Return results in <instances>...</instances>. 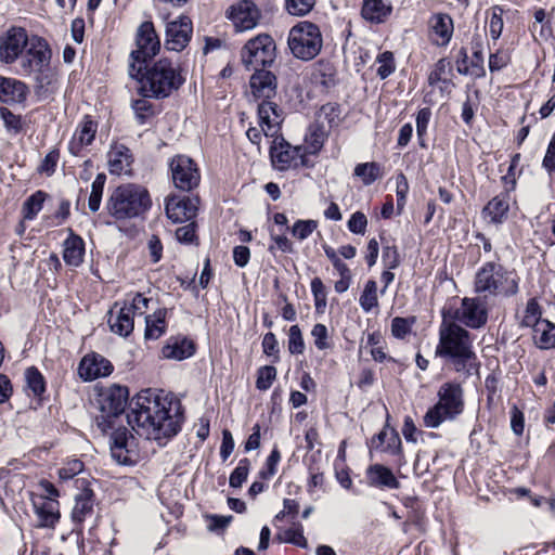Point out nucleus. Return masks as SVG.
I'll list each match as a JSON object with an SVG mask.
<instances>
[{
    "label": "nucleus",
    "instance_id": "obj_60",
    "mask_svg": "<svg viewBox=\"0 0 555 555\" xmlns=\"http://www.w3.org/2000/svg\"><path fill=\"white\" fill-rule=\"evenodd\" d=\"M59 158H60V154L57 151L54 150V151L49 152L46 155V157L43 158V160L41 162V164L38 168V171L48 177L52 176L55 171Z\"/></svg>",
    "mask_w": 555,
    "mask_h": 555
},
{
    "label": "nucleus",
    "instance_id": "obj_31",
    "mask_svg": "<svg viewBox=\"0 0 555 555\" xmlns=\"http://www.w3.org/2000/svg\"><path fill=\"white\" fill-rule=\"evenodd\" d=\"M451 70V63L447 59H440L429 73L428 83L433 87H438L441 91L450 92L453 87L449 78Z\"/></svg>",
    "mask_w": 555,
    "mask_h": 555
},
{
    "label": "nucleus",
    "instance_id": "obj_39",
    "mask_svg": "<svg viewBox=\"0 0 555 555\" xmlns=\"http://www.w3.org/2000/svg\"><path fill=\"white\" fill-rule=\"evenodd\" d=\"M47 193L37 191L31 194L23 204L22 212L24 220H34L43 207Z\"/></svg>",
    "mask_w": 555,
    "mask_h": 555
},
{
    "label": "nucleus",
    "instance_id": "obj_21",
    "mask_svg": "<svg viewBox=\"0 0 555 555\" xmlns=\"http://www.w3.org/2000/svg\"><path fill=\"white\" fill-rule=\"evenodd\" d=\"M455 318L469 327L478 328L487 322V310L478 299L464 298Z\"/></svg>",
    "mask_w": 555,
    "mask_h": 555
},
{
    "label": "nucleus",
    "instance_id": "obj_6",
    "mask_svg": "<svg viewBox=\"0 0 555 555\" xmlns=\"http://www.w3.org/2000/svg\"><path fill=\"white\" fill-rule=\"evenodd\" d=\"M151 197L145 188L127 183L117 186L111 194L106 209L117 220L135 218L151 207Z\"/></svg>",
    "mask_w": 555,
    "mask_h": 555
},
{
    "label": "nucleus",
    "instance_id": "obj_19",
    "mask_svg": "<svg viewBox=\"0 0 555 555\" xmlns=\"http://www.w3.org/2000/svg\"><path fill=\"white\" fill-rule=\"evenodd\" d=\"M111 454L119 464L132 465L138 460V453L133 449L134 439L128 437L126 430H117L112 435Z\"/></svg>",
    "mask_w": 555,
    "mask_h": 555
},
{
    "label": "nucleus",
    "instance_id": "obj_37",
    "mask_svg": "<svg viewBox=\"0 0 555 555\" xmlns=\"http://www.w3.org/2000/svg\"><path fill=\"white\" fill-rule=\"evenodd\" d=\"M93 512L92 494L85 491L76 496L72 517L76 522H82Z\"/></svg>",
    "mask_w": 555,
    "mask_h": 555
},
{
    "label": "nucleus",
    "instance_id": "obj_45",
    "mask_svg": "<svg viewBox=\"0 0 555 555\" xmlns=\"http://www.w3.org/2000/svg\"><path fill=\"white\" fill-rule=\"evenodd\" d=\"M315 0H285L286 11L294 16H305L313 9Z\"/></svg>",
    "mask_w": 555,
    "mask_h": 555
},
{
    "label": "nucleus",
    "instance_id": "obj_22",
    "mask_svg": "<svg viewBox=\"0 0 555 555\" xmlns=\"http://www.w3.org/2000/svg\"><path fill=\"white\" fill-rule=\"evenodd\" d=\"M98 131V125L89 116H85L77 126L68 144L69 153L79 156L85 147L89 146Z\"/></svg>",
    "mask_w": 555,
    "mask_h": 555
},
{
    "label": "nucleus",
    "instance_id": "obj_36",
    "mask_svg": "<svg viewBox=\"0 0 555 555\" xmlns=\"http://www.w3.org/2000/svg\"><path fill=\"white\" fill-rule=\"evenodd\" d=\"M166 310L159 309L151 315H146L145 318V338L146 339H157L162 335L165 334L166 331Z\"/></svg>",
    "mask_w": 555,
    "mask_h": 555
},
{
    "label": "nucleus",
    "instance_id": "obj_3",
    "mask_svg": "<svg viewBox=\"0 0 555 555\" xmlns=\"http://www.w3.org/2000/svg\"><path fill=\"white\" fill-rule=\"evenodd\" d=\"M249 86L255 99L261 100L257 107L260 126L267 127V135L279 133L283 112L270 101L276 93V77L266 68L255 69Z\"/></svg>",
    "mask_w": 555,
    "mask_h": 555
},
{
    "label": "nucleus",
    "instance_id": "obj_1",
    "mask_svg": "<svg viewBox=\"0 0 555 555\" xmlns=\"http://www.w3.org/2000/svg\"><path fill=\"white\" fill-rule=\"evenodd\" d=\"M127 420L139 436L159 441L177 435L180 430L181 404L169 393H155L145 389L131 400Z\"/></svg>",
    "mask_w": 555,
    "mask_h": 555
},
{
    "label": "nucleus",
    "instance_id": "obj_8",
    "mask_svg": "<svg viewBox=\"0 0 555 555\" xmlns=\"http://www.w3.org/2000/svg\"><path fill=\"white\" fill-rule=\"evenodd\" d=\"M287 43L295 57L310 61L320 53L323 38L318 25L302 21L291 28Z\"/></svg>",
    "mask_w": 555,
    "mask_h": 555
},
{
    "label": "nucleus",
    "instance_id": "obj_42",
    "mask_svg": "<svg viewBox=\"0 0 555 555\" xmlns=\"http://www.w3.org/2000/svg\"><path fill=\"white\" fill-rule=\"evenodd\" d=\"M541 319V308L535 298L528 300L525 314L521 321V325L526 327H532V331L538 327V324L543 321Z\"/></svg>",
    "mask_w": 555,
    "mask_h": 555
},
{
    "label": "nucleus",
    "instance_id": "obj_9",
    "mask_svg": "<svg viewBox=\"0 0 555 555\" xmlns=\"http://www.w3.org/2000/svg\"><path fill=\"white\" fill-rule=\"evenodd\" d=\"M21 68L24 75L43 74L50 65L51 50L47 41L36 35L30 36L29 43L20 56Z\"/></svg>",
    "mask_w": 555,
    "mask_h": 555
},
{
    "label": "nucleus",
    "instance_id": "obj_2",
    "mask_svg": "<svg viewBox=\"0 0 555 555\" xmlns=\"http://www.w3.org/2000/svg\"><path fill=\"white\" fill-rule=\"evenodd\" d=\"M435 354L448 359L456 372L466 376L476 367L477 358L468 331L446 319L439 327V343Z\"/></svg>",
    "mask_w": 555,
    "mask_h": 555
},
{
    "label": "nucleus",
    "instance_id": "obj_46",
    "mask_svg": "<svg viewBox=\"0 0 555 555\" xmlns=\"http://www.w3.org/2000/svg\"><path fill=\"white\" fill-rule=\"evenodd\" d=\"M262 17L260 7L249 0H245V30L256 27Z\"/></svg>",
    "mask_w": 555,
    "mask_h": 555
},
{
    "label": "nucleus",
    "instance_id": "obj_49",
    "mask_svg": "<svg viewBox=\"0 0 555 555\" xmlns=\"http://www.w3.org/2000/svg\"><path fill=\"white\" fill-rule=\"evenodd\" d=\"M288 350L292 354H301L305 341L298 325H292L288 331Z\"/></svg>",
    "mask_w": 555,
    "mask_h": 555
},
{
    "label": "nucleus",
    "instance_id": "obj_20",
    "mask_svg": "<svg viewBox=\"0 0 555 555\" xmlns=\"http://www.w3.org/2000/svg\"><path fill=\"white\" fill-rule=\"evenodd\" d=\"M113 372L112 363L103 356L90 353L85 356L78 366V374L83 380L106 377Z\"/></svg>",
    "mask_w": 555,
    "mask_h": 555
},
{
    "label": "nucleus",
    "instance_id": "obj_38",
    "mask_svg": "<svg viewBox=\"0 0 555 555\" xmlns=\"http://www.w3.org/2000/svg\"><path fill=\"white\" fill-rule=\"evenodd\" d=\"M354 176L360 178L364 185H371L383 177L382 166L375 162L358 164Z\"/></svg>",
    "mask_w": 555,
    "mask_h": 555
},
{
    "label": "nucleus",
    "instance_id": "obj_14",
    "mask_svg": "<svg viewBox=\"0 0 555 555\" xmlns=\"http://www.w3.org/2000/svg\"><path fill=\"white\" fill-rule=\"evenodd\" d=\"M169 167L173 184L177 189L191 191L199 184V170L192 158L177 155L171 159Z\"/></svg>",
    "mask_w": 555,
    "mask_h": 555
},
{
    "label": "nucleus",
    "instance_id": "obj_58",
    "mask_svg": "<svg viewBox=\"0 0 555 555\" xmlns=\"http://www.w3.org/2000/svg\"><path fill=\"white\" fill-rule=\"evenodd\" d=\"M176 237L180 243L191 244L196 241V224L191 220L188 224L176 230Z\"/></svg>",
    "mask_w": 555,
    "mask_h": 555
},
{
    "label": "nucleus",
    "instance_id": "obj_29",
    "mask_svg": "<svg viewBox=\"0 0 555 555\" xmlns=\"http://www.w3.org/2000/svg\"><path fill=\"white\" fill-rule=\"evenodd\" d=\"M195 351L192 340L186 338L169 339L162 349V356L165 359L181 361L190 358Z\"/></svg>",
    "mask_w": 555,
    "mask_h": 555
},
{
    "label": "nucleus",
    "instance_id": "obj_15",
    "mask_svg": "<svg viewBox=\"0 0 555 555\" xmlns=\"http://www.w3.org/2000/svg\"><path fill=\"white\" fill-rule=\"evenodd\" d=\"M160 49V41L151 22H144L138 29L137 50L131 53L138 63H144L154 57Z\"/></svg>",
    "mask_w": 555,
    "mask_h": 555
},
{
    "label": "nucleus",
    "instance_id": "obj_56",
    "mask_svg": "<svg viewBox=\"0 0 555 555\" xmlns=\"http://www.w3.org/2000/svg\"><path fill=\"white\" fill-rule=\"evenodd\" d=\"M502 9L499 7H494L492 9V14L489 23V33L490 36L496 40L502 34L503 30V18H502Z\"/></svg>",
    "mask_w": 555,
    "mask_h": 555
},
{
    "label": "nucleus",
    "instance_id": "obj_27",
    "mask_svg": "<svg viewBox=\"0 0 555 555\" xmlns=\"http://www.w3.org/2000/svg\"><path fill=\"white\" fill-rule=\"evenodd\" d=\"M509 210L508 193H501L494 196L483 208L482 215L485 219H489L493 223H502L507 218Z\"/></svg>",
    "mask_w": 555,
    "mask_h": 555
},
{
    "label": "nucleus",
    "instance_id": "obj_24",
    "mask_svg": "<svg viewBox=\"0 0 555 555\" xmlns=\"http://www.w3.org/2000/svg\"><path fill=\"white\" fill-rule=\"evenodd\" d=\"M28 87L23 81L11 78L0 77V101L3 103H22L26 100Z\"/></svg>",
    "mask_w": 555,
    "mask_h": 555
},
{
    "label": "nucleus",
    "instance_id": "obj_26",
    "mask_svg": "<svg viewBox=\"0 0 555 555\" xmlns=\"http://www.w3.org/2000/svg\"><path fill=\"white\" fill-rule=\"evenodd\" d=\"M392 12V7L385 0H363L361 16L369 23L382 24L387 21Z\"/></svg>",
    "mask_w": 555,
    "mask_h": 555
},
{
    "label": "nucleus",
    "instance_id": "obj_57",
    "mask_svg": "<svg viewBox=\"0 0 555 555\" xmlns=\"http://www.w3.org/2000/svg\"><path fill=\"white\" fill-rule=\"evenodd\" d=\"M311 336L313 337L314 345L319 350H324L330 347L328 333L324 324H315L311 331Z\"/></svg>",
    "mask_w": 555,
    "mask_h": 555
},
{
    "label": "nucleus",
    "instance_id": "obj_35",
    "mask_svg": "<svg viewBox=\"0 0 555 555\" xmlns=\"http://www.w3.org/2000/svg\"><path fill=\"white\" fill-rule=\"evenodd\" d=\"M328 132L323 126L312 124L306 134V145L302 146L306 155L317 154L322 149Z\"/></svg>",
    "mask_w": 555,
    "mask_h": 555
},
{
    "label": "nucleus",
    "instance_id": "obj_43",
    "mask_svg": "<svg viewBox=\"0 0 555 555\" xmlns=\"http://www.w3.org/2000/svg\"><path fill=\"white\" fill-rule=\"evenodd\" d=\"M106 178L103 173L96 176L91 184V192L88 199V206L91 211H98L101 205L102 194Z\"/></svg>",
    "mask_w": 555,
    "mask_h": 555
},
{
    "label": "nucleus",
    "instance_id": "obj_41",
    "mask_svg": "<svg viewBox=\"0 0 555 555\" xmlns=\"http://www.w3.org/2000/svg\"><path fill=\"white\" fill-rule=\"evenodd\" d=\"M359 304L364 312H371L378 307L377 283L374 280L365 283Z\"/></svg>",
    "mask_w": 555,
    "mask_h": 555
},
{
    "label": "nucleus",
    "instance_id": "obj_13",
    "mask_svg": "<svg viewBox=\"0 0 555 555\" xmlns=\"http://www.w3.org/2000/svg\"><path fill=\"white\" fill-rule=\"evenodd\" d=\"M306 153L302 145L293 146L283 138L276 137L270 146V158L274 168L286 170L305 165Z\"/></svg>",
    "mask_w": 555,
    "mask_h": 555
},
{
    "label": "nucleus",
    "instance_id": "obj_62",
    "mask_svg": "<svg viewBox=\"0 0 555 555\" xmlns=\"http://www.w3.org/2000/svg\"><path fill=\"white\" fill-rule=\"evenodd\" d=\"M367 225V219L363 212L357 211L351 215L348 221V229L356 234H364Z\"/></svg>",
    "mask_w": 555,
    "mask_h": 555
},
{
    "label": "nucleus",
    "instance_id": "obj_17",
    "mask_svg": "<svg viewBox=\"0 0 555 555\" xmlns=\"http://www.w3.org/2000/svg\"><path fill=\"white\" fill-rule=\"evenodd\" d=\"M192 35V22L188 16H180L176 21H171L166 26L165 46L171 51L183 50Z\"/></svg>",
    "mask_w": 555,
    "mask_h": 555
},
{
    "label": "nucleus",
    "instance_id": "obj_59",
    "mask_svg": "<svg viewBox=\"0 0 555 555\" xmlns=\"http://www.w3.org/2000/svg\"><path fill=\"white\" fill-rule=\"evenodd\" d=\"M227 18L231 21L237 33L243 30V1L231 5L225 12Z\"/></svg>",
    "mask_w": 555,
    "mask_h": 555
},
{
    "label": "nucleus",
    "instance_id": "obj_55",
    "mask_svg": "<svg viewBox=\"0 0 555 555\" xmlns=\"http://www.w3.org/2000/svg\"><path fill=\"white\" fill-rule=\"evenodd\" d=\"M233 519L232 516H220V515H206V526L207 529L211 532H221L224 530L231 520Z\"/></svg>",
    "mask_w": 555,
    "mask_h": 555
},
{
    "label": "nucleus",
    "instance_id": "obj_48",
    "mask_svg": "<svg viewBox=\"0 0 555 555\" xmlns=\"http://www.w3.org/2000/svg\"><path fill=\"white\" fill-rule=\"evenodd\" d=\"M26 382L28 387L31 389L34 395L40 396L44 389V379L41 373L36 367H29L25 373Z\"/></svg>",
    "mask_w": 555,
    "mask_h": 555
},
{
    "label": "nucleus",
    "instance_id": "obj_51",
    "mask_svg": "<svg viewBox=\"0 0 555 555\" xmlns=\"http://www.w3.org/2000/svg\"><path fill=\"white\" fill-rule=\"evenodd\" d=\"M377 75L385 79L391 75L395 70L393 54L389 51H385L377 56Z\"/></svg>",
    "mask_w": 555,
    "mask_h": 555
},
{
    "label": "nucleus",
    "instance_id": "obj_44",
    "mask_svg": "<svg viewBox=\"0 0 555 555\" xmlns=\"http://www.w3.org/2000/svg\"><path fill=\"white\" fill-rule=\"evenodd\" d=\"M415 318L396 317L391 321V334L398 339H404L410 334Z\"/></svg>",
    "mask_w": 555,
    "mask_h": 555
},
{
    "label": "nucleus",
    "instance_id": "obj_61",
    "mask_svg": "<svg viewBox=\"0 0 555 555\" xmlns=\"http://www.w3.org/2000/svg\"><path fill=\"white\" fill-rule=\"evenodd\" d=\"M313 76L323 86H328L334 80V68L330 64L320 63Z\"/></svg>",
    "mask_w": 555,
    "mask_h": 555
},
{
    "label": "nucleus",
    "instance_id": "obj_30",
    "mask_svg": "<svg viewBox=\"0 0 555 555\" xmlns=\"http://www.w3.org/2000/svg\"><path fill=\"white\" fill-rule=\"evenodd\" d=\"M366 474L369 481L372 486L388 489H398L400 487V482L398 481L393 473L384 465H371L367 468Z\"/></svg>",
    "mask_w": 555,
    "mask_h": 555
},
{
    "label": "nucleus",
    "instance_id": "obj_47",
    "mask_svg": "<svg viewBox=\"0 0 555 555\" xmlns=\"http://www.w3.org/2000/svg\"><path fill=\"white\" fill-rule=\"evenodd\" d=\"M431 118V111L428 107H424L418 111L416 115V133L420 140V145L426 147L424 137L427 132V128Z\"/></svg>",
    "mask_w": 555,
    "mask_h": 555
},
{
    "label": "nucleus",
    "instance_id": "obj_54",
    "mask_svg": "<svg viewBox=\"0 0 555 555\" xmlns=\"http://www.w3.org/2000/svg\"><path fill=\"white\" fill-rule=\"evenodd\" d=\"M0 116L8 131L17 133L22 129V120L18 115L13 114L5 107L0 108Z\"/></svg>",
    "mask_w": 555,
    "mask_h": 555
},
{
    "label": "nucleus",
    "instance_id": "obj_52",
    "mask_svg": "<svg viewBox=\"0 0 555 555\" xmlns=\"http://www.w3.org/2000/svg\"><path fill=\"white\" fill-rule=\"evenodd\" d=\"M83 470V463L78 460H69L59 469V476L63 480L74 478L76 475Z\"/></svg>",
    "mask_w": 555,
    "mask_h": 555
},
{
    "label": "nucleus",
    "instance_id": "obj_33",
    "mask_svg": "<svg viewBox=\"0 0 555 555\" xmlns=\"http://www.w3.org/2000/svg\"><path fill=\"white\" fill-rule=\"evenodd\" d=\"M340 106L336 103H326L322 105L315 113V124L323 126L330 131L341 122Z\"/></svg>",
    "mask_w": 555,
    "mask_h": 555
},
{
    "label": "nucleus",
    "instance_id": "obj_40",
    "mask_svg": "<svg viewBox=\"0 0 555 555\" xmlns=\"http://www.w3.org/2000/svg\"><path fill=\"white\" fill-rule=\"evenodd\" d=\"M275 540L280 543H292L302 548L308 547V542L304 535L302 526L300 524H295L292 528L279 532L275 535Z\"/></svg>",
    "mask_w": 555,
    "mask_h": 555
},
{
    "label": "nucleus",
    "instance_id": "obj_10",
    "mask_svg": "<svg viewBox=\"0 0 555 555\" xmlns=\"http://www.w3.org/2000/svg\"><path fill=\"white\" fill-rule=\"evenodd\" d=\"M276 57L275 42L271 36L261 34L245 43V66L261 69L271 66Z\"/></svg>",
    "mask_w": 555,
    "mask_h": 555
},
{
    "label": "nucleus",
    "instance_id": "obj_34",
    "mask_svg": "<svg viewBox=\"0 0 555 555\" xmlns=\"http://www.w3.org/2000/svg\"><path fill=\"white\" fill-rule=\"evenodd\" d=\"M534 344L540 349L555 348V324L547 320H543L533 330Z\"/></svg>",
    "mask_w": 555,
    "mask_h": 555
},
{
    "label": "nucleus",
    "instance_id": "obj_16",
    "mask_svg": "<svg viewBox=\"0 0 555 555\" xmlns=\"http://www.w3.org/2000/svg\"><path fill=\"white\" fill-rule=\"evenodd\" d=\"M198 205L197 197L172 195L167 198L165 210L172 222H189L196 216Z\"/></svg>",
    "mask_w": 555,
    "mask_h": 555
},
{
    "label": "nucleus",
    "instance_id": "obj_53",
    "mask_svg": "<svg viewBox=\"0 0 555 555\" xmlns=\"http://www.w3.org/2000/svg\"><path fill=\"white\" fill-rule=\"evenodd\" d=\"M135 100L132 104V108L140 124H144L145 120L153 115L152 103L145 99Z\"/></svg>",
    "mask_w": 555,
    "mask_h": 555
},
{
    "label": "nucleus",
    "instance_id": "obj_12",
    "mask_svg": "<svg viewBox=\"0 0 555 555\" xmlns=\"http://www.w3.org/2000/svg\"><path fill=\"white\" fill-rule=\"evenodd\" d=\"M30 36L23 27L12 26L0 35V62L15 63L29 43Z\"/></svg>",
    "mask_w": 555,
    "mask_h": 555
},
{
    "label": "nucleus",
    "instance_id": "obj_28",
    "mask_svg": "<svg viewBox=\"0 0 555 555\" xmlns=\"http://www.w3.org/2000/svg\"><path fill=\"white\" fill-rule=\"evenodd\" d=\"M63 246V259L65 263L72 267L80 266L85 256V243L82 238L69 230V236L64 241Z\"/></svg>",
    "mask_w": 555,
    "mask_h": 555
},
{
    "label": "nucleus",
    "instance_id": "obj_50",
    "mask_svg": "<svg viewBox=\"0 0 555 555\" xmlns=\"http://www.w3.org/2000/svg\"><path fill=\"white\" fill-rule=\"evenodd\" d=\"M276 377V369L271 365L262 366L258 370L256 386L259 390H267L271 387Z\"/></svg>",
    "mask_w": 555,
    "mask_h": 555
},
{
    "label": "nucleus",
    "instance_id": "obj_25",
    "mask_svg": "<svg viewBox=\"0 0 555 555\" xmlns=\"http://www.w3.org/2000/svg\"><path fill=\"white\" fill-rule=\"evenodd\" d=\"M35 513L39 519L38 527L53 528L60 519L56 500L37 499L34 501Z\"/></svg>",
    "mask_w": 555,
    "mask_h": 555
},
{
    "label": "nucleus",
    "instance_id": "obj_7",
    "mask_svg": "<svg viewBox=\"0 0 555 555\" xmlns=\"http://www.w3.org/2000/svg\"><path fill=\"white\" fill-rule=\"evenodd\" d=\"M437 397L438 402L423 417L424 425L428 428H437L446 421H453L464 411V391L460 384H442Z\"/></svg>",
    "mask_w": 555,
    "mask_h": 555
},
{
    "label": "nucleus",
    "instance_id": "obj_63",
    "mask_svg": "<svg viewBox=\"0 0 555 555\" xmlns=\"http://www.w3.org/2000/svg\"><path fill=\"white\" fill-rule=\"evenodd\" d=\"M317 228V223L312 220L297 221L293 227V235L299 240L307 238Z\"/></svg>",
    "mask_w": 555,
    "mask_h": 555
},
{
    "label": "nucleus",
    "instance_id": "obj_32",
    "mask_svg": "<svg viewBox=\"0 0 555 555\" xmlns=\"http://www.w3.org/2000/svg\"><path fill=\"white\" fill-rule=\"evenodd\" d=\"M430 27L433 34L437 37L436 43L444 46L447 44L453 33L452 18L447 14H436L430 20Z\"/></svg>",
    "mask_w": 555,
    "mask_h": 555
},
{
    "label": "nucleus",
    "instance_id": "obj_5",
    "mask_svg": "<svg viewBox=\"0 0 555 555\" xmlns=\"http://www.w3.org/2000/svg\"><path fill=\"white\" fill-rule=\"evenodd\" d=\"M519 279L515 271L501 263L488 261L475 273L474 291L480 297H511L518 293Z\"/></svg>",
    "mask_w": 555,
    "mask_h": 555
},
{
    "label": "nucleus",
    "instance_id": "obj_18",
    "mask_svg": "<svg viewBox=\"0 0 555 555\" xmlns=\"http://www.w3.org/2000/svg\"><path fill=\"white\" fill-rule=\"evenodd\" d=\"M128 388L112 385L100 393L99 404L103 413L111 416L119 415L125 411L128 401Z\"/></svg>",
    "mask_w": 555,
    "mask_h": 555
},
{
    "label": "nucleus",
    "instance_id": "obj_4",
    "mask_svg": "<svg viewBox=\"0 0 555 555\" xmlns=\"http://www.w3.org/2000/svg\"><path fill=\"white\" fill-rule=\"evenodd\" d=\"M184 82L179 64L162 57L145 68L140 79L143 96L164 99L178 90Z\"/></svg>",
    "mask_w": 555,
    "mask_h": 555
},
{
    "label": "nucleus",
    "instance_id": "obj_11",
    "mask_svg": "<svg viewBox=\"0 0 555 555\" xmlns=\"http://www.w3.org/2000/svg\"><path fill=\"white\" fill-rule=\"evenodd\" d=\"M149 301L143 295L135 294L130 304H125L119 309L116 317H111V330L120 336H128L133 331L134 317L146 311Z\"/></svg>",
    "mask_w": 555,
    "mask_h": 555
},
{
    "label": "nucleus",
    "instance_id": "obj_64",
    "mask_svg": "<svg viewBox=\"0 0 555 555\" xmlns=\"http://www.w3.org/2000/svg\"><path fill=\"white\" fill-rule=\"evenodd\" d=\"M509 61V55L505 51H496L495 53H491L489 56V69L491 72L501 70L507 66Z\"/></svg>",
    "mask_w": 555,
    "mask_h": 555
},
{
    "label": "nucleus",
    "instance_id": "obj_23",
    "mask_svg": "<svg viewBox=\"0 0 555 555\" xmlns=\"http://www.w3.org/2000/svg\"><path fill=\"white\" fill-rule=\"evenodd\" d=\"M133 162L130 150L124 144H113L107 153L109 172L113 175H130Z\"/></svg>",
    "mask_w": 555,
    "mask_h": 555
}]
</instances>
